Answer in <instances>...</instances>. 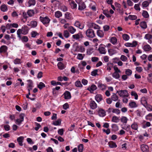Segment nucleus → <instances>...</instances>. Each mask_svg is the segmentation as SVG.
<instances>
[{
	"label": "nucleus",
	"instance_id": "nucleus-1",
	"mask_svg": "<svg viewBox=\"0 0 152 152\" xmlns=\"http://www.w3.org/2000/svg\"><path fill=\"white\" fill-rule=\"evenodd\" d=\"M117 92L118 93L120 96L123 97H126L129 96V94L126 90H121L119 91H117Z\"/></svg>",
	"mask_w": 152,
	"mask_h": 152
},
{
	"label": "nucleus",
	"instance_id": "nucleus-2",
	"mask_svg": "<svg viewBox=\"0 0 152 152\" xmlns=\"http://www.w3.org/2000/svg\"><path fill=\"white\" fill-rule=\"evenodd\" d=\"M76 2L79 4V10H82L86 8V6L83 2L80 0H76Z\"/></svg>",
	"mask_w": 152,
	"mask_h": 152
},
{
	"label": "nucleus",
	"instance_id": "nucleus-3",
	"mask_svg": "<svg viewBox=\"0 0 152 152\" xmlns=\"http://www.w3.org/2000/svg\"><path fill=\"white\" fill-rule=\"evenodd\" d=\"M86 34L89 37L93 38L95 36L94 31L91 29L87 30L86 31Z\"/></svg>",
	"mask_w": 152,
	"mask_h": 152
},
{
	"label": "nucleus",
	"instance_id": "nucleus-4",
	"mask_svg": "<svg viewBox=\"0 0 152 152\" xmlns=\"http://www.w3.org/2000/svg\"><path fill=\"white\" fill-rule=\"evenodd\" d=\"M40 19L41 21L44 24L48 23H49L50 21V20L49 19V18L46 17L45 18H42L40 17Z\"/></svg>",
	"mask_w": 152,
	"mask_h": 152
},
{
	"label": "nucleus",
	"instance_id": "nucleus-5",
	"mask_svg": "<svg viewBox=\"0 0 152 152\" xmlns=\"http://www.w3.org/2000/svg\"><path fill=\"white\" fill-rule=\"evenodd\" d=\"M137 43L136 41H134L132 43H126L125 44L126 46L127 47H134L137 45Z\"/></svg>",
	"mask_w": 152,
	"mask_h": 152
},
{
	"label": "nucleus",
	"instance_id": "nucleus-6",
	"mask_svg": "<svg viewBox=\"0 0 152 152\" xmlns=\"http://www.w3.org/2000/svg\"><path fill=\"white\" fill-rule=\"evenodd\" d=\"M98 114L101 117H103L105 115V111L102 109H100L98 111Z\"/></svg>",
	"mask_w": 152,
	"mask_h": 152
},
{
	"label": "nucleus",
	"instance_id": "nucleus-7",
	"mask_svg": "<svg viewBox=\"0 0 152 152\" xmlns=\"http://www.w3.org/2000/svg\"><path fill=\"white\" fill-rule=\"evenodd\" d=\"M142 151L143 152H148V145H142L141 146Z\"/></svg>",
	"mask_w": 152,
	"mask_h": 152
},
{
	"label": "nucleus",
	"instance_id": "nucleus-8",
	"mask_svg": "<svg viewBox=\"0 0 152 152\" xmlns=\"http://www.w3.org/2000/svg\"><path fill=\"white\" fill-rule=\"evenodd\" d=\"M69 2L70 5L72 9H75L76 8L77 4L73 0H69Z\"/></svg>",
	"mask_w": 152,
	"mask_h": 152
},
{
	"label": "nucleus",
	"instance_id": "nucleus-9",
	"mask_svg": "<svg viewBox=\"0 0 152 152\" xmlns=\"http://www.w3.org/2000/svg\"><path fill=\"white\" fill-rule=\"evenodd\" d=\"M21 30V33L22 34H26L28 32V28L26 27H22V29H20Z\"/></svg>",
	"mask_w": 152,
	"mask_h": 152
},
{
	"label": "nucleus",
	"instance_id": "nucleus-10",
	"mask_svg": "<svg viewBox=\"0 0 152 152\" xmlns=\"http://www.w3.org/2000/svg\"><path fill=\"white\" fill-rule=\"evenodd\" d=\"M64 94V98L65 99H69L71 98V94L69 91H66Z\"/></svg>",
	"mask_w": 152,
	"mask_h": 152
},
{
	"label": "nucleus",
	"instance_id": "nucleus-11",
	"mask_svg": "<svg viewBox=\"0 0 152 152\" xmlns=\"http://www.w3.org/2000/svg\"><path fill=\"white\" fill-rule=\"evenodd\" d=\"M24 139V137L22 136L20 137L17 138V140L20 146H22L23 140Z\"/></svg>",
	"mask_w": 152,
	"mask_h": 152
},
{
	"label": "nucleus",
	"instance_id": "nucleus-12",
	"mask_svg": "<svg viewBox=\"0 0 152 152\" xmlns=\"http://www.w3.org/2000/svg\"><path fill=\"white\" fill-rule=\"evenodd\" d=\"M90 106L92 109H95L97 107V104L94 101H91L90 103Z\"/></svg>",
	"mask_w": 152,
	"mask_h": 152
},
{
	"label": "nucleus",
	"instance_id": "nucleus-13",
	"mask_svg": "<svg viewBox=\"0 0 152 152\" xmlns=\"http://www.w3.org/2000/svg\"><path fill=\"white\" fill-rule=\"evenodd\" d=\"M95 99L97 102H99L102 100V97L101 94H98L96 95Z\"/></svg>",
	"mask_w": 152,
	"mask_h": 152
},
{
	"label": "nucleus",
	"instance_id": "nucleus-14",
	"mask_svg": "<svg viewBox=\"0 0 152 152\" xmlns=\"http://www.w3.org/2000/svg\"><path fill=\"white\" fill-rule=\"evenodd\" d=\"M141 104L143 105L144 106H146V105L147 104L146 98L145 97H142L141 98Z\"/></svg>",
	"mask_w": 152,
	"mask_h": 152
},
{
	"label": "nucleus",
	"instance_id": "nucleus-15",
	"mask_svg": "<svg viewBox=\"0 0 152 152\" xmlns=\"http://www.w3.org/2000/svg\"><path fill=\"white\" fill-rule=\"evenodd\" d=\"M73 38L74 39H78L80 37H82V35L80 33H78L72 36Z\"/></svg>",
	"mask_w": 152,
	"mask_h": 152
},
{
	"label": "nucleus",
	"instance_id": "nucleus-16",
	"mask_svg": "<svg viewBox=\"0 0 152 152\" xmlns=\"http://www.w3.org/2000/svg\"><path fill=\"white\" fill-rule=\"evenodd\" d=\"M97 87L95 85H92L90 88H88V89L89 90L90 92H92L96 90Z\"/></svg>",
	"mask_w": 152,
	"mask_h": 152
},
{
	"label": "nucleus",
	"instance_id": "nucleus-17",
	"mask_svg": "<svg viewBox=\"0 0 152 152\" xmlns=\"http://www.w3.org/2000/svg\"><path fill=\"white\" fill-rule=\"evenodd\" d=\"M61 120L60 119H58L56 121H53V124L54 125L60 126L61 124Z\"/></svg>",
	"mask_w": 152,
	"mask_h": 152
},
{
	"label": "nucleus",
	"instance_id": "nucleus-18",
	"mask_svg": "<svg viewBox=\"0 0 152 152\" xmlns=\"http://www.w3.org/2000/svg\"><path fill=\"white\" fill-rule=\"evenodd\" d=\"M108 144L109 147L111 148H115L117 146L115 143L113 141L110 142Z\"/></svg>",
	"mask_w": 152,
	"mask_h": 152
},
{
	"label": "nucleus",
	"instance_id": "nucleus-19",
	"mask_svg": "<svg viewBox=\"0 0 152 152\" xmlns=\"http://www.w3.org/2000/svg\"><path fill=\"white\" fill-rule=\"evenodd\" d=\"M58 66L60 69H63L64 68V65L61 62H60L58 64Z\"/></svg>",
	"mask_w": 152,
	"mask_h": 152
},
{
	"label": "nucleus",
	"instance_id": "nucleus-20",
	"mask_svg": "<svg viewBox=\"0 0 152 152\" xmlns=\"http://www.w3.org/2000/svg\"><path fill=\"white\" fill-rule=\"evenodd\" d=\"M97 34L98 36L101 37H103L104 35L103 31L100 30L97 31Z\"/></svg>",
	"mask_w": 152,
	"mask_h": 152
},
{
	"label": "nucleus",
	"instance_id": "nucleus-21",
	"mask_svg": "<svg viewBox=\"0 0 152 152\" xmlns=\"http://www.w3.org/2000/svg\"><path fill=\"white\" fill-rule=\"evenodd\" d=\"M45 84L42 82H40L39 84L38 85L37 87L40 90L42 89V88L45 87Z\"/></svg>",
	"mask_w": 152,
	"mask_h": 152
},
{
	"label": "nucleus",
	"instance_id": "nucleus-22",
	"mask_svg": "<svg viewBox=\"0 0 152 152\" xmlns=\"http://www.w3.org/2000/svg\"><path fill=\"white\" fill-rule=\"evenodd\" d=\"M68 30L72 34H74L76 31V29L72 26H70L68 28Z\"/></svg>",
	"mask_w": 152,
	"mask_h": 152
},
{
	"label": "nucleus",
	"instance_id": "nucleus-23",
	"mask_svg": "<svg viewBox=\"0 0 152 152\" xmlns=\"http://www.w3.org/2000/svg\"><path fill=\"white\" fill-rule=\"evenodd\" d=\"M28 3L29 4L28 6L30 7L31 5H34L36 3L35 0H29Z\"/></svg>",
	"mask_w": 152,
	"mask_h": 152
},
{
	"label": "nucleus",
	"instance_id": "nucleus-24",
	"mask_svg": "<svg viewBox=\"0 0 152 152\" xmlns=\"http://www.w3.org/2000/svg\"><path fill=\"white\" fill-rule=\"evenodd\" d=\"M7 47L5 45L2 46L0 48V53L5 52L7 50Z\"/></svg>",
	"mask_w": 152,
	"mask_h": 152
},
{
	"label": "nucleus",
	"instance_id": "nucleus-25",
	"mask_svg": "<svg viewBox=\"0 0 152 152\" xmlns=\"http://www.w3.org/2000/svg\"><path fill=\"white\" fill-rule=\"evenodd\" d=\"M111 99L114 101H116L118 99V97L115 94H113L111 96Z\"/></svg>",
	"mask_w": 152,
	"mask_h": 152
},
{
	"label": "nucleus",
	"instance_id": "nucleus-26",
	"mask_svg": "<svg viewBox=\"0 0 152 152\" xmlns=\"http://www.w3.org/2000/svg\"><path fill=\"white\" fill-rule=\"evenodd\" d=\"M141 27L143 28H145L147 27V24L146 23L145 21H143L141 22L140 24Z\"/></svg>",
	"mask_w": 152,
	"mask_h": 152
},
{
	"label": "nucleus",
	"instance_id": "nucleus-27",
	"mask_svg": "<svg viewBox=\"0 0 152 152\" xmlns=\"http://www.w3.org/2000/svg\"><path fill=\"white\" fill-rule=\"evenodd\" d=\"M129 106L131 108H134L136 107L137 106V105L136 103L134 102H132L129 103Z\"/></svg>",
	"mask_w": 152,
	"mask_h": 152
},
{
	"label": "nucleus",
	"instance_id": "nucleus-28",
	"mask_svg": "<svg viewBox=\"0 0 152 152\" xmlns=\"http://www.w3.org/2000/svg\"><path fill=\"white\" fill-rule=\"evenodd\" d=\"M98 87L102 90H103L106 88L105 85L100 83L98 84Z\"/></svg>",
	"mask_w": 152,
	"mask_h": 152
},
{
	"label": "nucleus",
	"instance_id": "nucleus-29",
	"mask_svg": "<svg viewBox=\"0 0 152 152\" xmlns=\"http://www.w3.org/2000/svg\"><path fill=\"white\" fill-rule=\"evenodd\" d=\"M151 49V47L148 45H145L144 47V49L145 51H149Z\"/></svg>",
	"mask_w": 152,
	"mask_h": 152
},
{
	"label": "nucleus",
	"instance_id": "nucleus-30",
	"mask_svg": "<svg viewBox=\"0 0 152 152\" xmlns=\"http://www.w3.org/2000/svg\"><path fill=\"white\" fill-rule=\"evenodd\" d=\"M131 128L132 129L135 130H137L138 126V125L137 123H134L131 125Z\"/></svg>",
	"mask_w": 152,
	"mask_h": 152
},
{
	"label": "nucleus",
	"instance_id": "nucleus-31",
	"mask_svg": "<svg viewBox=\"0 0 152 152\" xmlns=\"http://www.w3.org/2000/svg\"><path fill=\"white\" fill-rule=\"evenodd\" d=\"M98 50L101 54H104L106 53L105 49L103 47L99 48Z\"/></svg>",
	"mask_w": 152,
	"mask_h": 152
},
{
	"label": "nucleus",
	"instance_id": "nucleus-32",
	"mask_svg": "<svg viewBox=\"0 0 152 152\" xmlns=\"http://www.w3.org/2000/svg\"><path fill=\"white\" fill-rule=\"evenodd\" d=\"M122 37L124 40L125 41H127L129 39V36L126 34H124L122 35Z\"/></svg>",
	"mask_w": 152,
	"mask_h": 152
},
{
	"label": "nucleus",
	"instance_id": "nucleus-33",
	"mask_svg": "<svg viewBox=\"0 0 152 152\" xmlns=\"http://www.w3.org/2000/svg\"><path fill=\"white\" fill-rule=\"evenodd\" d=\"M142 15L145 18H148L149 16L148 12L146 11H143L142 13Z\"/></svg>",
	"mask_w": 152,
	"mask_h": 152
},
{
	"label": "nucleus",
	"instance_id": "nucleus-34",
	"mask_svg": "<svg viewBox=\"0 0 152 152\" xmlns=\"http://www.w3.org/2000/svg\"><path fill=\"white\" fill-rule=\"evenodd\" d=\"M7 6L5 4L1 6V10L3 12H5L7 10Z\"/></svg>",
	"mask_w": 152,
	"mask_h": 152
},
{
	"label": "nucleus",
	"instance_id": "nucleus-35",
	"mask_svg": "<svg viewBox=\"0 0 152 152\" xmlns=\"http://www.w3.org/2000/svg\"><path fill=\"white\" fill-rule=\"evenodd\" d=\"M27 14L30 17L32 16L34 14V12L33 10H28L27 12Z\"/></svg>",
	"mask_w": 152,
	"mask_h": 152
},
{
	"label": "nucleus",
	"instance_id": "nucleus-36",
	"mask_svg": "<svg viewBox=\"0 0 152 152\" xmlns=\"http://www.w3.org/2000/svg\"><path fill=\"white\" fill-rule=\"evenodd\" d=\"M91 26L95 29H99L100 28V27L94 23H92L91 24Z\"/></svg>",
	"mask_w": 152,
	"mask_h": 152
},
{
	"label": "nucleus",
	"instance_id": "nucleus-37",
	"mask_svg": "<svg viewBox=\"0 0 152 152\" xmlns=\"http://www.w3.org/2000/svg\"><path fill=\"white\" fill-rule=\"evenodd\" d=\"M31 26L32 27H36L37 25V22L36 21H33L31 22Z\"/></svg>",
	"mask_w": 152,
	"mask_h": 152
},
{
	"label": "nucleus",
	"instance_id": "nucleus-38",
	"mask_svg": "<svg viewBox=\"0 0 152 152\" xmlns=\"http://www.w3.org/2000/svg\"><path fill=\"white\" fill-rule=\"evenodd\" d=\"M128 119L125 116H123L121 118V121L124 123H126Z\"/></svg>",
	"mask_w": 152,
	"mask_h": 152
},
{
	"label": "nucleus",
	"instance_id": "nucleus-39",
	"mask_svg": "<svg viewBox=\"0 0 152 152\" xmlns=\"http://www.w3.org/2000/svg\"><path fill=\"white\" fill-rule=\"evenodd\" d=\"M113 76L116 79L119 78L120 77L119 74L118 73V72H114L113 74Z\"/></svg>",
	"mask_w": 152,
	"mask_h": 152
},
{
	"label": "nucleus",
	"instance_id": "nucleus-40",
	"mask_svg": "<svg viewBox=\"0 0 152 152\" xmlns=\"http://www.w3.org/2000/svg\"><path fill=\"white\" fill-rule=\"evenodd\" d=\"M62 15L61 13L59 11H57L56 12L55 14V16L57 18H59Z\"/></svg>",
	"mask_w": 152,
	"mask_h": 152
},
{
	"label": "nucleus",
	"instance_id": "nucleus-41",
	"mask_svg": "<svg viewBox=\"0 0 152 152\" xmlns=\"http://www.w3.org/2000/svg\"><path fill=\"white\" fill-rule=\"evenodd\" d=\"M83 148V146L82 144H80L78 146V150L79 152H82Z\"/></svg>",
	"mask_w": 152,
	"mask_h": 152
},
{
	"label": "nucleus",
	"instance_id": "nucleus-42",
	"mask_svg": "<svg viewBox=\"0 0 152 152\" xmlns=\"http://www.w3.org/2000/svg\"><path fill=\"white\" fill-rule=\"evenodd\" d=\"M111 42L113 44H115L116 43L117 39L115 37H112L111 38Z\"/></svg>",
	"mask_w": 152,
	"mask_h": 152
},
{
	"label": "nucleus",
	"instance_id": "nucleus-43",
	"mask_svg": "<svg viewBox=\"0 0 152 152\" xmlns=\"http://www.w3.org/2000/svg\"><path fill=\"white\" fill-rule=\"evenodd\" d=\"M149 5V2L147 1H144L142 3V6L143 7H146Z\"/></svg>",
	"mask_w": 152,
	"mask_h": 152
},
{
	"label": "nucleus",
	"instance_id": "nucleus-44",
	"mask_svg": "<svg viewBox=\"0 0 152 152\" xmlns=\"http://www.w3.org/2000/svg\"><path fill=\"white\" fill-rule=\"evenodd\" d=\"M119 120V118L116 116H114L112 117V121L113 122L117 123Z\"/></svg>",
	"mask_w": 152,
	"mask_h": 152
},
{
	"label": "nucleus",
	"instance_id": "nucleus-45",
	"mask_svg": "<svg viewBox=\"0 0 152 152\" xmlns=\"http://www.w3.org/2000/svg\"><path fill=\"white\" fill-rule=\"evenodd\" d=\"M75 85L77 87H82V85L80 81H77L75 82Z\"/></svg>",
	"mask_w": 152,
	"mask_h": 152
},
{
	"label": "nucleus",
	"instance_id": "nucleus-46",
	"mask_svg": "<svg viewBox=\"0 0 152 152\" xmlns=\"http://www.w3.org/2000/svg\"><path fill=\"white\" fill-rule=\"evenodd\" d=\"M131 95L132 96H134V98L135 99H137L138 96L137 94L134 91H132L131 92Z\"/></svg>",
	"mask_w": 152,
	"mask_h": 152
},
{
	"label": "nucleus",
	"instance_id": "nucleus-47",
	"mask_svg": "<svg viewBox=\"0 0 152 152\" xmlns=\"http://www.w3.org/2000/svg\"><path fill=\"white\" fill-rule=\"evenodd\" d=\"M14 63L15 64H19L21 63V60L19 58H16L14 61Z\"/></svg>",
	"mask_w": 152,
	"mask_h": 152
},
{
	"label": "nucleus",
	"instance_id": "nucleus-48",
	"mask_svg": "<svg viewBox=\"0 0 152 152\" xmlns=\"http://www.w3.org/2000/svg\"><path fill=\"white\" fill-rule=\"evenodd\" d=\"M132 72L131 70L130 69H127L125 72L126 74L128 76L132 74Z\"/></svg>",
	"mask_w": 152,
	"mask_h": 152
},
{
	"label": "nucleus",
	"instance_id": "nucleus-49",
	"mask_svg": "<svg viewBox=\"0 0 152 152\" xmlns=\"http://www.w3.org/2000/svg\"><path fill=\"white\" fill-rule=\"evenodd\" d=\"M147 105L145 106V107L148 111H150L152 110V106L148 104L146 105Z\"/></svg>",
	"mask_w": 152,
	"mask_h": 152
},
{
	"label": "nucleus",
	"instance_id": "nucleus-50",
	"mask_svg": "<svg viewBox=\"0 0 152 152\" xmlns=\"http://www.w3.org/2000/svg\"><path fill=\"white\" fill-rule=\"evenodd\" d=\"M129 19L131 20H135L137 19V17L135 15H129L128 16Z\"/></svg>",
	"mask_w": 152,
	"mask_h": 152
},
{
	"label": "nucleus",
	"instance_id": "nucleus-51",
	"mask_svg": "<svg viewBox=\"0 0 152 152\" xmlns=\"http://www.w3.org/2000/svg\"><path fill=\"white\" fill-rule=\"evenodd\" d=\"M31 34L32 37H35L36 36L39 35V33L35 31H32L31 33Z\"/></svg>",
	"mask_w": 152,
	"mask_h": 152
},
{
	"label": "nucleus",
	"instance_id": "nucleus-52",
	"mask_svg": "<svg viewBox=\"0 0 152 152\" xmlns=\"http://www.w3.org/2000/svg\"><path fill=\"white\" fill-rule=\"evenodd\" d=\"M112 112L114 113H115L117 114H119L120 113V110L118 109H113L112 110Z\"/></svg>",
	"mask_w": 152,
	"mask_h": 152
},
{
	"label": "nucleus",
	"instance_id": "nucleus-53",
	"mask_svg": "<svg viewBox=\"0 0 152 152\" xmlns=\"http://www.w3.org/2000/svg\"><path fill=\"white\" fill-rule=\"evenodd\" d=\"M146 118L147 120L151 121L152 120V115L151 114H149L146 116Z\"/></svg>",
	"mask_w": 152,
	"mask_h": 152
},
{
	"label": "nucleus",
	"instance_id": "nucleus-54",
	"mask_svg": "<svg viewBox=\"0 0 152 152\" xmlns=\"http://www.w3.org/2000/svg\"><path fill=\"white\" fill-rule=\"evenodd\" d=\"M64 35L66 38H68L69 36V33L67 30L64 31Z\"/></svg>",
	"mask_w": 152,
	"mask_h": 152
},
{
	"label": "nucleus",
	"instance_id": "nucleus-55",
	"mask_svg": "<svg viewBox=\"0 0 152 152\" xmlns=\"http://www.w3.org/2000/svg\"><path fill=\"white\" fill-rule=\"evenodd\" d=\"M98 72L97 69H95L91 72V75L93 76H96L97 75V72Z\"/></svg>",
	"mask_w": 152,
	"mask_h": 152
},
{
	"label": "nucleus",
	"instance_id": "nucleus-56",
	"mask_svg": "<svg viewBox=\"0 0 152 152\" xmlns=\"http://www.w3.org/2000/svg\"><path fill=\"white\" fill-rule=\"evenodd\" d=\"M145 37L147 39H149L152 38V35L150 34H147L145 35Z\"/></svg>",
	"mask_w": 152,
	"mask_h": 152
},
{
	"label": "nucleus",
	"instance_id": "nucleus-57",
	"mask_svg": "<svg viewBox=\"0 0 152 152\" xmlns=\"http://www.w3.org/2000/svg\"><path fill=\"white\" fill-rule=\"evenodd\" d=\"M103 13L107 17L109 18L110 17V15L109 12L107 11H104L103 12Z\"/></svg>",
	"mask_w": 152,
	"mask_h": 152
},
{
	"label": "nucleus",
	"instance_id": "nucleus-58",
	"mask_svg": "<svg viewBox=\"0 0 152 152\" xmlns=\"http://www.w3.org/2000/svg\"><path fill=\"white\" fill-rule=\"evenodd\" d=\"M108 52L110 55L111 56L114 54L115 53V51L113 49H112L108 50Z\"/></svg>",
	"mask_w": 152,
	"mask_h": 152
},
{
	"label": "nucleus",
	"instance_id": "nucleus-59",
	"mask_svg": "<svg viewBox=\"0 0 152 152\" xmlns=\"http://www.w3.org/2000/svg\"><path fill=\"white\" fill-rule=\"evenodd\" d=\"M121 59L123 61H125L127 59V58L126 56L122 55L121 56Z\"/></svg>",
	"mask_w": 152,
	"mask_h": 152
},
{
	"label": "nucleus",
	"instance_id": "nucleus-60",
	"mask_svg": "<svg viewBox=\"0 0 152 152\" xmlns=\"http://www.w3.org/2000/svg\"><path fill=\"white\" fill-rule=\"evenodd\" d=\"M64 129H59L58 131V133L60 135H62L63 134Z\"/></svg>",
	"mask_w": 152,
	"mask_h": 152
},
{
	"label": "nucleus",
	"instance_id": "nucleus-61",
	"mask_svg": "<svg viewBox=\"0 0 152 152\" xmlns=\"http://www.w3.org/2000/svg\"><path fill=\"white\" fill-rule=\"evenodd\" d=\"M27 81L28 82V87L29 88L32 87L33 85V82L32 81L30 80H28Z\"/></svg>",
	"mask_w": 152,
	"mask_h": 152
},
{
	"label": "nucleus",
	"instance_id": "nucleus-62",
	"mask_svg": "<svg viewBox=\"0 0 152 152\" xmlns=\"http://www.w3.org/2000/svg\"><path fill=\"white\" fill-rule=\"evenodd\" d=\"M22 34L21 33V30L20 29H18L17 31V34L18 35V37L20 38H21V36H20V34Z\"/></svg>",
	"mask_w": 152,
	"mask_h": 152
},
{
	"label": "nucleus",
	"instance_id": "nucleus-63",
	"mask_svg": "<svg viewBox=\"0 0 152 152\" xmlns=\"http://www.w3.org/2000/svg\"><path fill=\"white\" fill-rule=\"evenodd\" d=\"M35 124H36V125L37 126L35 128V129L36 131H37L39 129V128H40L41 127V125L39 124L36 123Z\"/></svg>",
	"mask_w": 152,
	"mask_h": 152
},
{
	"label": "nucleus",
	"instance_id": "nucleus-64",
	"mask_svg": "<svg viewBox=\"0 0 152 152\" xmlns=\"http://www.w3.org/2000/svg\"><path fill=\"white\" fill-rule=\"evenodd\" d=\"M63 108L64 110H66L69 107V104L67 103H66L63 105Z\"/></svg>",
	"mask_w": 152,
	"mask_h": 152
}]
</instances>
